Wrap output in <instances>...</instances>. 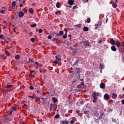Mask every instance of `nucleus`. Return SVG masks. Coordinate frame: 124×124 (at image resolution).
<instances>
[{
	"instance_id": "obj_1",
	"label": "nucleus",
	"mask_w": 124,
	"mask_h": 124,
	"mask_svg": "<svg viewBox=\"0 0 124 124\" xmlns=\"http://www.w3.org/2000/svg\"><path fill=\"white\" fill-rule=\"evenodd\" d=\"M110 43L112 46H115L116 45V46H117L119 50H120V47L121 46V43L119 41V40H116V41H115L113 39V38H110Z\"/></svg>"
},
{
	"instance_id": "obj_2",
	"label": "nucleus",
	"mask_w": 124,
	"mask_h": 124,
	"mask_svg": "<svg viewBox=\"0 0 124 124\" xmlns=\"http://www.w3.org/2000/svg\"><path fill=\"white\" fill-rule=\"evenodd\" d=\"M54 108L55 110H56L57 107L58 106L56 104H50V107H49V111H52V107Z\"/></svg>"
},
{
	"instance_id": "obj_3",
	"label": "nucleus",
	"mask_w": 124,
	"mask_h": 124,
	"mask_svg": "<svg viewBox=\"0 0 124 124\" xmlns=\"http://www.w3.org/2000/svg\"><path fill=\"white\" fill-rule=\"evenodd\" d=\"M82 43L85 46L88 47L89 46H90V42L89 40L83 41Z\"/></svg>"
},
{
	"instance_id": "obj_4",
	"label": "nucleus",
	"mask_w": 124,
	"mask_h": 124,
	"mask_svg": "<svg viewBox=\"0 0 124 124\" xmlns=\"http://www.w3.org/2000/svg\"><path fill=\"white\" fill-rule=\"evenodd\" d=\"M75 1L74 0H68V4H69V5H73L74 4V2Z\"/></svg>"
},
{
	"instance_id": "obj_5",
	"label": "nucleus",
	"mask_w": 124,
	"mask_h": 124,
	"mask_svg": "<svg viewBox=\"0 0 124 124\" xmlns=\"http://www.w3.org/2000/svg\"><path fill=\"white\" fill-rule=\"evenodd\" d=\"M100 94L99 93H97V92H94V93H93V98H97V96H99Z\"/></svg>"
},
{
	"instance_id": "obj_6",
	"label": "nucleus",
	"mask_w": 124,
	"mask_h": 124,
	"mask_svg": "<svg viewBox=\"0 0 124 124\" xmlns=\"http://www.w3.org/2000/svg\"><path fill=\"white\" fill-rule=\"evenodd\" d=\"M100 88L101 89H105V84L104 83H101V84H100Z\"/></svg>"
},
{
	"instance_id": "obj_7",
	"label": "nucleus",
	"mask_w": 124,
	"mask_h": 124,
	"mask_svg": "<svg viewBox=\"0 0 124 124\" xmlns=\"http://www.w3.org/2000/svg\"><path fill=\"white\" fill-rule=\"evenodd\" d=\"M51 35H53V37H60V35L59 34L56 33L55 32H51Z\"/></svg>"
},
{
	"instance_id": "obj_8",
	"label": "nucleus",
	"mask_w": 124,
	"mask_h": 124,
	"mask_svg": "<svg viewBox=\"0 0 124 124\" xmlns=\"http://www.w3.org/2000/svg\"><path fill=\"white\" fill-rule=\"evenodd\" d=\"M104 99H105V100L109 99V95H108V94H105V95H104Z\"/></svg>"
},
{
	"instance_id": "obj_9",
	"label": "nucleus",
	"mask_w": 124,
	"mask_h": 124,
	"mask_svg": "<svg viewBox=\"0 0 124 124\" xmlns=\"http://www.w3.org/2000/svg\"><path fill=\"white\" fill-rule=\"evenodd\" d=\"M55 59H56L57 61H62L60 55H56V56H55Z\"/></svg>"
},
{
	"instance_id": "obj_10",
	"label": "nucleus",
	"mask_w": 124,
	"mask_h": 124,
	"mask_svg": "<svg viewBox=\"0 0 124 124\" xmlns=\"http://www.w3.org/2000/svg\"><path fill=\"white\" fill-rule=\"evenodd\" d=\"M52 100L53 102V103H56V102H58V99L56 98V97H53Z\"/></svg>"
},
{
	"instance_id": "obj_11",
	"label": "nucleus",
	"mask_w": 124,
	"mask_h": 124,
	"mask_svg": "<svg viewBox=\"0 0 124 124\" xmlns=\"http://www.w3.org/2000/svg\"><path fill=\"white\" fill-rule=\"evenodd\" d=\"M117 94L116 93H113L112 94V98L115 99L116 98H117Z\"/></svg>"
},
{
	"instance_id": "obj_12",
	"label": "nucleus",
	"mask_w": 124,
	"mask_h": 124,
	"mask_svg": "<svg viewBox=\"0 0 124 124\" xmlns=\"http://www.w3.org/2000/svg\"><path fill=\"white\" fill-rule=\"evenodd\" d=\"M101 25H102V20L99 19V22H98L97 26L98 27H101Z\"/></svg>"
},
{
	"instance_id": "obj_13",
	"label": "nucleus",
	"mask_w": 124,
	"mask_h": 124,
	"mask_svg": "<svg viewBox=\"0 0 124 124\" xmlns=\"http://www.w3.org/2000/svg\"><path fill=\"white\" fill-rule=\"evenodd\" d=\"M8 91H9V90H8V89H5L4 90H2V93H3V94H6V93H7Z\"/></svg>"
},
{
	"instance_id": "obj_14",
	"label": "nucleus",
	"mask_w": 124,
	"mask_h": 124,
	"mask_svg": "<svg viewBox=\"0 0 124 124\" xmlns=\"http://www.w3.org/2000/svg\"><path fill=\"white\" fill-rule=\"evenodd\" d=\"M18 16L19 17H22L24 16V13L23 12H19L18 13Z\"/></svg>"
},
{
	"instance_id": "obj_15",
	"label": "nucleus",
	"mask_w": 124,
	"mask_h": 124,
	"mask_svg": "<svg viewBox=\"0 0 124 124\" xmlns=\"http://www.w3.org/2000/svg\"><path fill=\"white\" fill-rule=\"evenodd\" d=\"M79 62V60H77L76 62H75L74 63H73V67H75L76 65L78 66V62Z\"/></svg>"
},
{
	"instance_id": "obj_16",
	"label": "nucleus",
	"mask_w": 124,
	"mask_h": 124,
	"mask_svg": "<svg viewBox=\"0 0 124 124\" xmlns=\"http://www.w3.org/2000/svg\"><path fill=\"white\" fill-rule=\"evenodd\" d=\"M29 13H30L31 14H33L34 11H33L32 8H29Z\"/></svg>"
},
{
	"instance_id": "obj_17",
	"label": "nucleus",
	"mask_w": 124,
	"mask_h": 124,
	"mask_svg": "<svg viewBox=\"0 0 124 124\" xmlns=\"http://www.w3.org/2000/svg\"><path fill=\"white\" fill-rule=\"evenodd\" d=\"M112 51H117V48H116L115 46H112L111 47Z\"/></svg>"
},
{
	"instance_id": "obj_18",
	"label": "nucleus",
	"mask_w": 124,
	"mask_h": 124,
	"mask_svg": "<svg viewBox=\"0 0 124 124\" xmlns=\"http://www.w3.org/2000/svg\"><path fill=\"white\" fill-rule=\"evenodd\" d=\"M77 70V73H78V74H79L80 73H81V70H80L79 68H76L75 69V70Z\"/></svg>"
},
{
	"instance_id": "obj_19",
	"label": "nucleus",
	"mask_w": 124,
	"mask_h": 124,
	"mask_svg": "<svg viewBox=\"0 0 124 124\" xmlns=\"http://www.w3.org/2000/svg\"><path fill=\"white\" fill-rule=\"evenodd\" d=\"M62 124H69V122L67 121H62Z\"/></svg>"
},
{
	"instance_id": "obj_20",
	"label": "nucleus",
	"mask_w": 124,
	"mask_h": 124,
	"mask_svg": "<svg viewBox=\"0 0 124 124\" xmlns=\"http://www.w3.org/2000/svg\"><path fill=\"white\" fill-rule=\"evenodd\" d=\"M41 99L42 100V103H45V102L47 101V99L46 98H42Z\"/></svg>"
},
{
	"instance_id": "obj_21",
	"label": "nucleus",
	"mask_w": 124,
	"mask_h": 124,
	"mask_svg": "<svg viewBox=\"0 0 124 124\" xmlns=\"http://www.w3.org/2000/svg\"><path fill=\"white\" fill-rule=\"evenodd\" d=\"M73 26H74V27H76L77 28H78V29H79L80 28H81V24H78V25H74Z\"/></svg>"
},
{
	"instance_id": "obj_22",
	"label": "nucleus",
	"mask_w": 124,
	"mask_h": 124,
	"mask_svg": "<svg viewBox=\"0 0 124 124\" xmlns=\"http://www.w3.org/2000/svg\"><path fill=\"white\" fill-rule=\"evenodd\" d=\"M4 7H3L2 10H1L0 12L2 14H4V12H5V9H4Z\"/></svg>"
},
{
	"instance_id": "obj_23",
	"label": "nucleus",
	"mask_w": 124,
	"mask_h": 124,
	"mask_svg": "<svg viewBox=\"0 0 124 124\" xmlns=\"http://www.w3.org/2000/svg\"><path fill=\"white\" fill-rule=\"evenodd\" d=\"M12 6L13 7H15L16 6V2L15 1H14L12 3Z\"/></svg>"
},
{
	"instance_id": "obj_24",
	"label": "nucleus",
	"mask_w": 124,
	"mask_h": 124,
	"mask_svg": "<svg viewBox=\"0 0 124 124\" xmlns=\"http://www.w3.org/2000/svg\"><path fill=\"white\" fill-rule=\"evenodd\" d=\"M89 31V28L87 27H85L83 28V31Z\"/></svg>"
},
{
	"instance_id": "obj_25",
	"label": "nucleus",
	"mask_w": 124,
	"mask_h": 124,
	"mask_svg": "<svg viewBox=\"0 0 124 124\" xmlns=\"http://www.w3.org/2000/svg\"><path fill=\"white\" fill-rule=\"evenodd\" d=\"M99 65H100V68L101 69H104V66L103 64H102V63H99Z\"/></svg>"
},
{
	"instance_id": "obj_26",
	"label": "nucleus",
	"mask_w": 124,
	"mask_h": 124,
	"mask_svg": "<svg viewBox=\"0 0 124 124\" xmlns=\"http://www.w3.org/2000/svg\"><path fill=\"white\" fill-rule=\"evenodd\" d=\"M67 103H68V104H69V105H70L71 104L74 103V101H73V100L70 101V100H69H69H68L67 101Z\"/></svg>"
},
{
	"instance_id": "obj_27",
	"label": "nucleus",
	"mask_w": 124,
	"mask_h": 124,
	"mask_svg": "<svg viewBox=\"0 0 124 124\" xmlns=\"http://www.w3.org/2000/svg\"><path fill=\"white\" fill-rule=\"evenodd\" d=\"M112 7L114 8H117V5L116 3H113L112 4Z\"/></svg>"
},
{
	"instance_id": "obj_28",
	"label": "nucleus",
	"mask_w": 124,
	"mask_h": 124,
	"mask_svg": "<svg viewBox=\"0 0 124 124\" xmlns=\"http://www.w3.org/2000/svg\"><path fill=\"white\" fill-rule=\"evenodd\" d=\"M36 26H37V24L36 23H34L33 24L30 25V27H31V28H35Z\"/></svg>"
},
{
	"instance_id": "obj_29",
	"label": "nucleus",
	"mask_w": 124,
	"mask_h": 124,
	"mask_svg": "<svg viewBox=\"0 0 124 124\" xmlns=\"http://www.w3.org/2000/svg\"><path fill=\"white\" fill-rule=\"evenodd\" d=\"M20 58V56L19 55H17L15 56V59L18 60Z\"/></svg>"
},
{
	"instance_id": "obj_30",
	"label": "nucleus",
	"mask_w": 124,
	"mask_h": 124,
	"mask_svg": "<svg viewBox=\"0 0 124 124\" xmlns=\"http://www.w3.org/2000/svg\"><path fill=\"white\" fill-rule=\"evenodd\" d=\"M14 87L13 85H7L5 88L9 89L10 88H13Z\"/></svg>"
},
{
	"instance_id": "obj_31",
	"label": "nucleus",
	"mask_w": 124,
	"mask_h": 124,
	"mask_svg": "<svg viewBox=\"0 0 124 124\" xmlns=\"http://www.w3.org/2000/svg\"><path fill=\"white\" fill-rule=\"evenodd\" d=\"M5 51V54L6 55V56H10V53L8 52L7 51H6V50H4Z\"/></svg>"
},
{
	"instance_id": "obj_32",
	"label": "nucleus",
	"mask_w": 124,
	"mask_h": 124,
	"mask_svg": "<svg viewBox=\"0 0 124 124\" xmlns=\"http://www.w3.org/2000/svg\"><path fill=\"white\" fill-rule=\"evenodd\" d=\"M55 15H61V13L60 12V11H57V12H55Z\"/></svg>"
},
{
	"instance_id": "obj_33",
	"label": "nucleus",
	"mask_w": 124,
	"mask_h": 124,
	"mask_svg": "<svg viewBox=\"0 0 124 124\" xmlns=\"http://www.w3.org/2000/svg\"><path fill=\"white\" fill-rule=\"evenodd\" d=\"M93 102L94 103H95L96 102H97V98H93Z\"/></svg>"
},
{
	"instance_id": "obj_34",
	"label": "nucleus",
	"mask_w": 124,
	"mask_h": 124,
	"mask_svg": "<svg viewBox=\"0 0 124 124\" xmlns=\"http://www.w3.org/2000/svg\"><path fill=\"white\" fill-rule=\"evenodd\" d=\"M84 114H85L86 115H89L90 114V111L87 110L84 111Z\"/></svg>"
},
{
	"instance_id": "obj_35",
	"label": "nucleus",
	"mask_w": 124,
	"mask_h": 124,
	"mask_svg": "<svg viewBox=\"0 0 124 124\" xmlns=\"http://www.w3.org/2000/svg\"><path fill=\"white\" fill-rule=\"evenodd\" d=\"M91 22V18H87V23H90Z\"/></svg>"
},
{
	"instance_id": "obj_36",
	"label": "nucleus",
	"mask_w": 124,
	"mask_h": 124,
	"mask_svg": "<svg viewBox=\"0 0 124 124\" xmlns=\"http://www.w3.org/2000/svg\"><path fill=\"white\" fill-rule=\"evenodd\" d=\"M56 7L58 8H60V2H58L56 3Z\"/></svg>"
},
{
	"instance_id": "obj_37",
	"label": "nucleus",
	"mask_w": 124,
	"mask_h": 124,
	"mask_svg": "<svg viewBox=\"0 0 124 124\" xmlns=\"http://www.w3.org/2000/svg\"><path fill=\"white\" fill-rule=\"evenodd\" d=\"M60 117V114H57L55 116V119H59Z\"/></svg>"
},
{
	"instance_id": "obj_38",
	"label": "nucleus",
	"mask_w": 124,
	"mask_h": 124,
	"mask_svg": "<svg viewBox=\"0 0 124 124\" xmlns=\"http://www.w3.org/2000/svg\"><path fill=\"white\" fill-rule=\"evenodd\" d=\"M100 117L103 118V117H104L105 115H104V113H101V115H100Z\"/></svg>"
},
{
	"instance_id": "obj_39",
	"label": "nucleus",
	"mask_w": 124,
	"mask_h": 124,
	"mask_svg": "<svg viewBox=\"0 0 124 124\" xmlns=\"http://www.w3.org/2000/svg\"><path fill=\"white\" fill-rule=\"evenodd\" d=\"M13 110L14 111H16V107H12V110Z\"/></svg>"
},
{
	"instance_id": "obj_40",
	"label": "nucleus",
	"mask_w": 124,
	"mask_h": 124,
	"mask_svg": "<svg viewBox=\"0 0 124 124\" xmlns=\"http://www.w3.org/2000/svg\"><path fill=\"white\" fill-rule=\"evenodd\" d=\"M29 88H30V90H31V91L33 90V87L31 85Z\"/></svg>"
},
{
	"instance_id": "obj_41",
	"label": "nucleus",
	"mask_w": 124,
	"mask_h": 124,
	"mask_svg": "<svg viewBox=\"0 0 124 124\" xmlns=\"http://www.w3.org/2000/svg\"><path fill=\"white\" fill-rule=\"evenodd\" d=\"M59 61L58 60H56V61H54V62H53V63H54L56 64H58V63H59V62H58Z\"/></svg>"
},
{
	"instance_id": "obj_42",
	"label": "nucleus",
	"mask_w": 124,
	"mask_h": 124,
	"mask_svg": "<svg viewBox=\"0 0 124 124\" xmlns=\"http://www.w3.org/2000/svg\"><path fill=\"white\" fill-rule=\"evenodd\" d=\"M58 40V38H53L52 40V41H53V42H56V41L57 40Z\"/></svg>"
},
{
	"instance_id": "obj_43",
	"label": "nucleus",
	"mask_w": 124,
	"mask_h": 124,
	"mask_svg": "<svg viewBox=\"0 0 124 124\" xmlns=\"http://www.w3.org/2000/svg\"><path fill=\"white\" fill-rule=\"evenodd\" d=\"M62 37L63 38H64V39H66L67 37V35L64 34V35H63V36H62Z\"/></svg>"
},
{
	"instance_id": "obj_44",
	"label": "nucleus",
	"mask_w": 124,
	"mask_h": 124,
	"mask_svg": "<svg viewBox=\"0 0 124 124\" xmlns=\"http://www.w3.org/2000/svg\"><path fill=\"white\" fill-rule=\"evenodd\" d=\"M78 8V5H75L73 7L72 9H76Z\"/></svg>"
},
{
	"instance_id": "obj_45",
	"label": "nucleus",
	"mask_w": 124,
	"mask_h": 124,
	"mask_svg": "<svg viewBox=\"0 0 124 124\" xmlns=\"http://www.w3.org/2000/svg\"><path fill=\"white\" fill-rule=\"evenodd\" d=\"M38 31H39V33H41L42 32H43V30H42V29H39Z\"/></svg>"
},
{
	"instance_id": "obj_46",
	"label": "nucleus",
	"mask_w": 124,
	"mask_h": 124,
	"mask_svg": "<svg viewBox=\"0 0 124 124\" xmlns=\"http://www.w3.org/2000/svg\"><path fill=\"white\" fill-rule=\"evenodd\" d=\"M60 35H63V31H60Z\"/></svg>"
},
{
	"instance_id": "obj_47",
	"label": "nucleus",
	"mask_w": 124,
	"mask_h": 124,
	"mask_svg": "<svg viewBox=\"0 0 124 124\" xmlns=\"http://www.w3.org/2000/svg\"><path fill=\"white\" fill-rule=\"evenodd\" d=\"M0 39H4L3 37V34L0 35Z\"/></svg>"
},
{
	"instance_id": "obj_48",
	"label": "nucleus",
	"mask_w": 124,
	"mask_h": 124,
	"mask_svg": "<svg viewBox=\"0 0 124 124\" xmlns=\"http://www.w3.org/2000/svg\"><path fill=\"white\" fill-rule=\"evenodd\" d=\"M28 97H29L30 98L33 99H35L36 98L34 97V96H28Z\"/></svg>"
},
{
	"instance_id": "obj_49",
	"label": "nucleus",
	"mask_w": 124,
	"mask_h": 124,
	"mask_svg": "<svg viewBox=\"0 0 124 124\" xmlns=\"http://www.w3.org/2000/svg\"><path fill=\"white\" fill-rule=\"evenodd\" d=\"M29 62H31V63H34V62H33V61H32V59H29Z\"/></svg>"
},
{
	"instance_id": "obj_50",
	"label": "nucleus",
	"mask_w": 124,
	"mask_h": 124,
	"mask_svg": "<svg viewBox=\"0 0 124 124\" xmlns=\"http://www.w3.org/2000/svg\"><path fill=\"white\" fill-rule=\"evenodd\" d=\"M52 36L51 35H49V36H48V37H47V38H48V39H52Z\"/></svg>"
},
{
	"instance_id": "obj_51",
	"label": "nucleus",
	"mask_w": 124,
	"mask_h": 124,
	"mask_svg": "<svg viewBox=\"0 0 124 124\" xmlns=\"http://www.w3.org/2000/svg\"><path fill=\"white\" fill-rule=\"evenodd\" d=\"M88 2V0H83V3H85L86 2Z\"/></svg>"
},
{
	"instance_id": "obj_52",
	"label": "nucleus",
	"mask_w": 124,
	"mask_h": 124,
	"mask_svg": "<svg viewBox=\"0 0 124 124\" xmlns=\"http://www.w3.org/2000/svg\"><path fill=\"white\" fill-rule=\"evenodd\" d=\"M103 41V39H101V40H99V42H98V43H102Z\"/></svg>"
},
{
	"instance_id": "obj_53",
	"label": "nucleus",
	"mask_w": 124,
	"mask_h": 124,
	"mask_svg": "<svg viewBox=\"0 0 124 124\" xmlns=\"http://www.w3.org/2000/svg\"><path fill=\"white\" fill-rule=\"evenodd\" d=\"M80 84L82 86H84V82L82 81Z\"/></svg>"
},
{
	"instance_id": "obj_54",
	"label": "nucleus",
	"mask_w": 124,
	"mask_h": 124,
	"mask_svg": "<svg viewBox=\"0 0 124 124\" xmlns=\"http://www.w3.org/2000/svg\"><path fill=\"white\" fill-rule=\"evenodd\" d=\"M13 113V110H10V113H9V115H11Z\"/></svg>"
},
{
	"instance_id": "obj_55",
	"label": "nucleus",
	"mask_w": 124,
	"mask_h": 124,
	"mask_svg": "<svg viewBox=\"0 0 124 124\" xmlns=\"http://www.w3.org/2000/svg\"><path fill=\"white\" fill-rule=\"evenodd\" d=\"M70 123L71 124H74V123H75V122H74V121L71 120L70 121Z\"/></svg>"
},
{
	"instance_id": "obj_56",
	"label": "nucleus",
	"mask_w": 124,
	"mask_h": 124,
	"mask_svg": "<svg viewBox=\"0 0 124 124\" xmlns=\"http://www.w3.org/2000/svg\"><path fill=\"white\" fill-rule=\"evenodd\" d=\"M66 7L69 8H72V5H66Z\"/></svg>"
},
{
	"instance_id": "obj_57",
	"label": "nucleus",
	"mask_w": 124,
	"mask_h": 124,
	"mask_svg": "<svg viewBox=\"0 0 124 124\" xmlns=\"http://www.w3.org/2000/svg\"><path fill=\"white\" fill-rule=\"evenodd\" d=\"M122 46H123V47H124V41L122 42Z\"/></svg>"
},
{
	"instance_id": "obj_58",
	"label": "nucleus",
	"mask_w": 124,
	"mask_h": 124,
	"mask_svg": "<svg viewBox=\"0 0 124 124\" xmlns=\"http://www.w3.org/2000/svg\"><path fill=\"white\" fill-rule=\"evenodd\" d=\"M34 41H35V39H34V38H31V42H34Z\"/></svg>"
},
{
	"instance_id": "obj_59",
	"label": "nucleus",
	"mask_w": 124,
	"mask_h": 124,
	"mask_svg": "<svg viewBox=\"0 0 124 124\" xmlns=\"http://www.w3.org/2000/svg\"><path fill=\"white\" fill-rule=\"evenodd\" d=\"M31 5L32 6H35V5H36V3L35 2L32 3Z\"/></svg>"
},
{
	"instance_id": "obj_60",
	"label": "nucleus",
	"mask_w": 124,
	"mask_h": 124,
	"mask_svg": "<svg viewBox=\"0 0 124 124\" xmlns=\"http://www.w3.org/2000/svg\"><path fill=\"white\" fill-rule=\"evenodd\" d=\"M29 75H30V76L31 77H34V75H32V74H30Z\"/></svg>"
},
{
	"instance_id": "obj_61",
	"label": "nucleus",
	"mask_w": 124,
	"mask_h": 124,
	"mask_svg": "<svg viewBox=\"0 0 124 124\" xmlns=\"http://www.w3.org/2000/svg\"><path fill=\"white\" fill-rule=\"evenodd\" d=\"M79 113H80V111L79 110H76L77 114H78Z\"/></svg>"
},
{
	"instance_id": "obj_62",
	"label": "nucleus",
	"mask_w": 124,
	"mask_h": 124,
	"mask_svg": "<svg viewBox=\"0 0 124 124\" xmlns=\"http://www.w3.org/2000/svg\"><path fill=\"white\" fill-rule=\"evenodd\" d=\"M121 103H122V104H123V105H124V99H123V100H122Z\"/></svg>"
},
{
	"instance_id": "obj_63",
	"label": "nucleus",
	"mask_w": 124,
	"mask_h": 124,
	"mask_svg": "<svg viewBox=\"0 0 124 124\" xmlns=\"http://www.w3.org/2000/svg\"><path fill=\"white\" fill-rule=\"evenodd\" d=\"M123 47V50H121V52H124V47Z\"/></svg>"
},
{
	"instance_id": "obj_64",
	"label": "nucleus",
	"mask_w": 124,
	"mask_h": 124,
	"mask_svg": "<svg viewBox=\"0 0 124 124\" xmlns=\"http://www.w3.org/2000/svg\"><path fill=\"white\" fill-rule=\"evenodd\" d=\"M121 97H122V98H124V94H122Z\"/></svg>"
}]
</instances>
